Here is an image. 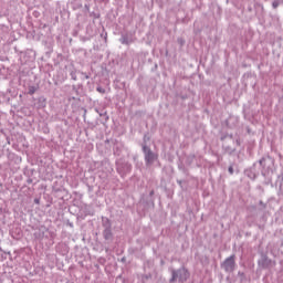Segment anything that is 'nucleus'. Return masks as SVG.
<instances>
[{
  "mask_svg": "<svg viewBox=\"0 0 283 283\" xmlns=\"http://www.w3.org/2000/svg\"><path fill=\"white\" fill-rule=\"evenodd\" d=\"M258 165L261 167V175L263 178H266V158H261L258 163H254L250 168L244 170V175L250 178V180H255L258 176H260V169H258Z\"/></svg>",
  "mask_w": 283,
  "mask_h": 283,
  "instance_id": "nucleus-1",
  "label": "nucleus"
},
{
  "mask_svg": "<svg viewBox=\"0 0 283 283\" xmlns=\"http://www.w3.org/2000/svg\"><path fill=\"white\" fill-rule=\"evenodd\" d=\"M189 270L187 268L182 266L179 268L178 270H171V277L169 280L170 283L174 282H179V283H185L189 280Z\"/></svg>",
  "mask_w": 283,
  "mask_h": 283,
  "instance_id": "nucleus-2",
  "label": "nucleus"
},
{
  "mask_svg": "<svg viewBox=\"0 0 283 283\" xmlns=\"http://www.w3.org/2000/svg\"><path fill=\"white\" fill-rule=\"evenodd\" d=\"M142 151L144 154L146 167H151V165H154V161L158 160V155L154 153L146 143L142 144Z\"/></svg>",
  "mask_w": 283,
  "mask_h": 283,
  "instance_id": "nucleus-3",
  "label": "nucleus"
},
{
  "mask_svg": "<svg viewBox=\"0 0 283 283\" xmlns=\"http://www.w3.org/2000/svg\"><path fill=\"white\" fill-rule=\"evenodd\" d=\"M235 266V254H231L221 263V269H223L226 273H233Z\"/></svg>",
  "mask_w": 283,
  "mask_h": 283,
  "instance_id": "nucleus-4",
  "label": "nucleus"
},
{
  "mask_svg": "<svg viewBox=\"0 0 283 283\" xmlns=\"http://www.w3.org/2000/svg\"><path fill=\"white\" fill-rule=\"evenodd\" d=\"M116 170H117V174H119L122 177L127 176V174H129L132 171V164L117 161Z\"/></svg>",
  "mask_w": 283,
  "mask_h": 283,
  "instance_id": "nucleus-5",
  "label": "nucleus"
},
{
  "mask_svg": "<svg viewBox=\"0 0 283 283\" xmlns=\"http://www.w3.org/2000/svg\"><path fill=\"white\" fill-rule=\"evenodd\" d=\"M273 261L266 254H262L258 261L259 269H271Z\"/></svg>",
  "mask_w": 283,
  "mask_h": 283,
  "instance_id": "nucleus-6",
  "label": "nucleus"
},
{
  "mask_svg": "<svg viewBox=\"0 0 283 283\" xmlns=\"http://www.w3.org/2000/svg\"><path fill=\"white\" fill-rule=\"evenodd\" d=\"M119 43H122V45H130L132 36L129 34H122V36L119 38Z\"/></svg>",
  "mask_w": 283,
  "mask_h": 283,
  "instance_id": "nucleus-7",
  "label": "nucleus"
},
{
  "mask_svg": "<svg viewBox=\"0 0 283 283\" xmlns=\"http://www.w3.org/2000/svg\"><path fill=\"white\" fill-rule=\"evenodd\" d=\"M103 238H104V240H106V241L114 240V233L112 232V228H109V229H104V231H103Z\"/></svg>",
  "mask_w": 283,
  "mask_h": 283,
  "instance_id": "nucleus-8",
  "label": "nucleus"
},
{
  "mask_svg": "<svg viewBox=\"0 0 283 283\" xmlns=\"http://www.w3.org/2000/svg\"><path fill=\"white\" fill-rule=\"evenodd\" d=\"M102 227L104 229H112V221L107 217H102Z\"/></svg>",
  "mask_w": 283,
  "mask_h": 283,
  "instance_id": "nucleus-9",
  "label": "nucleus"
},
{
  "mask_svg": "<svg viewBox=\"0 0 283 283\" xmlns=\"http://www.w3.org/2000/svg\"><path fill=\"white\" fill-rule=\"evenodd\" d=\"M36 90H38L36 86L30 85V86H29L28 94H29L30 96H33V94L36 93Z\"/></svg>",
  "mask_w": 283,
  "mask_h": 283,
  "instance_id": "nucleus-10",
  "label": "nucleus"
},
{
  "mask_svg": "<svg viewBox=\"0 0 283 283\" xmlns=\"http://www.w3.org/2000/svg\"><path fill=\"white\" fill-rule=\"evenodd\" d=\"M238 275H239V277H241V282H244V280H245V277H247V275L244 274V272L239 271V272H238Z\"/></svg>",
  "mask_w": 283,
  "mask_h": 283,
  "instance_id": "nucleus-11",
  "label": "nucleus"
},
{
  "mask_svg": "<svg viewBox=\"0 0 283 283\" xmlns=\"http://www.w3.org/2000/svg\"><path fill=\"white\" fill-rule=\"evenodd\" d=\"M96 92H98L99 94H105V88L103 86H97Z\"/></svg>",
  "mask_w": 283,
  "mask_h": 283,
  "instance_id": "nucleus-12",
  "label": "nucleus"
},
{
  "mask_svg": "<svg viewBox=\"0 0 283 283\" xmlns=\"http://www.w3.org/2000/svg\"><path fill=\"white\" fill-rule=\"evenodd\" d=\"M280 7V1L275 0L272 2V8L275 10L276 8Z\"/></svg>",
  "mask_w": 283,
  "mask_h": 283,
  "instance_id": "nucleus-13",
  "label": "nucleus"
},
{
  "mask_svg": "<svg viewBox=\"0 0 283 283\" xmlns=\"http://www.w3.org/2000/svg\"><path fill=\"white\" fill-rule=\"evenodd\" d=\"M228 171H229V174H230L231 176H233V172H234L233 166H229Z\"/></svg>",
  "mask_w": 283,
  "mask_h": 283,
  "instance_id": "nucleus-14",
  "label": "nucleus"
},
{
  "mask_svg": "<svg viewBox=\"0 0 283 283\" xmlns=\"http://www.w3.org/2000/svg\"><path fill=\"white\" fill-rule=\"evenodd\" d=\"M34 205H41V199L35 198V199H34Z\"/></svg>",
  "mask_w": 283,
  "mask_h": 283,
  "instance_id": "nucleus-15",
  "label": "nucleus"
},
{
  "mask_svg": "<svg viewBox=\"0 0 283 283\" xmlns=\"http://www.w3.org/2000/svg\"><path fill=\"white\" fill-rule=\"evenodd\" d=\"M235 145L240 146V139H235Z\"/></svg>",
  "mask_w": 283,
  "mask_h": 283,
  "instance_id": "nucleus-16",
  "label": "nucleus"
},
{
  "mask_svg": "<svg viewBox=\"0 0 283 283\" xmlns=\"http://www.w3.org/2000/svg\"><path fill=\"white\" fill-rule=\"evenodd\" d=\"M178 43H181V45H182V39H178Z\"/></svg>",
  "mask_w": 283,
  "mask_h": 283,
  "instance_id": "nucleus-17",
  "label": "nucleus"
},
{
  "mask_svg": "<svg viewBox=\"0 0 283 283\" xmlns=\"http://www.w3.org/2000/svg\"><path fill=\"white\" fill-rule=\"evenodd\" d=\"M229 150H231V147H227V148H226V151H229Z\"/></svg>",
  "mask_w": 283,
  "mask_h": 283,
  "instance_id": "nucleus-18",
  "label": "nucleus"
},
{
  "mask_svg": "<svg viewBox=\"0 0 283 283\" xmlns=\"http://www.w3.org/2000/svg\"><path fill=\"white\" fill-rule=\"evenodd\" d=\"M230 138H233V134L228 135Z\"/></svg>",
  "mask_w": 283,
  "mask_h": 283,
  "instance_id": "nucleus-19",
  "label": "nucleus"
},
{
  "mask_svg": "<svg viewBox=\"0 0 283 283\" xmlns=\"http://www.w3.org/2000/svg\"><path fill=\"white\" fill-rule=\"evenodd\" d=\"M227 138V136H224V137H221V140H224Z\"/></svg>",
  "mask_w": 283,
  "mask_h": 283,
  "instance_id": "nucleus-20",
  "label": "nucleus"
},
{
  "mask_svg": "<svg viewBox=\"0 0 283 283\" xmlns=\"http://www.w3.org/2000/svg\"><path fill=\"white\" fill-rule=\"evenodd\" d=\"M233 151H235V149L230 150V154H233Z\"/></svg>",
  "mask_w": 283,
  "mask_h": 283,
  "instance_id": "nucleus-21",
  "label": "nucleus"
},
{
  "mask_svg": "<svg viewBox=\"0 0 283 283\" xmlns=\"http://www.w3.org/2000/svg\"><path fill=\"white\" fill-rule=\"evenodd\" d=\"M226 123H227V126H229V120H226Z\"/></svg>",
  "mask_w": 283,
  "mask_h": 283,
  "instance_id": "nucleus-22",
  "label": "nucleus"
},
{
  "mask_svg": "<svg viewBox=\"0 0 283 283\" xmlns=\"http://www.w3.org/2000/svg\"><path fill=\"white\" fill-rule=\"evenodd\" d=\"M150 196H154V191L150 192Z\"/></svg>",
  "mask_w": 283,
  "mask_h": 283,
  "instance_id": "nucleus-23",
  "label": "nucleus"
},
{
  "mask_svg": "<svg viewBox=\"0 0 283 283\" xmlns=\"http://www.w3.org/2000/svg\"><path fill=\"white\" fill-rule=\"evenodd\" d=\"M260 205H264L262 201H260Z\"/></svg>",
  "mask_w": 283,
  "mask_h": 283,
  "instance_id": "nucleus-24",
  "label": "nucleus"
},
{
  "mask_svg": "<svg viewBox=\"0 0 283 283\" xmlns=\"http://www.w3.org/2000/svg\"><path fill=\"white\" fill-rule=\"evenodd\" d=\"M0 19H1V14H0Z\"/></svg>",
  "mask_w": 283,
  "mask_h": 283,
  "instance_id": "nucleus-25",
  "label": "nucleus"
}]
</instances>
